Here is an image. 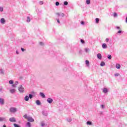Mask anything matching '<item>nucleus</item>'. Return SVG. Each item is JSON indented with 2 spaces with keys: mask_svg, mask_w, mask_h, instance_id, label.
Instances as JSON below:
<instances>
[{
  "mask_svg": "<svg viewBox=\"0 0 127 127\" xmlns=\"http://www.w3.org/2000/svg\"><path fill=\"white\" fill-rule=\"evenodd\" d=\"M21 50L22 51V52H24V51L25 50L24 48H21Z\"/></svg>",
  "mask_w": 127,
  "mask_h": 127,
  "instance_id": "603ef678",
  "label": "nucleus"
},
{
  "mask_svg": "<svg viewBox=\"0 0 127 127\" xmlns=\"http://www.w3.org/2000/svg\"><path fill=\"white\" fill-rule=\"evenodd\" d=\"M12 87H13V88H15V87H16V85L15 84H14L12 85Z\"/></svg>",
  "mask_w": 127,
  "mask_h": 127,
  "instance_id": "8fccbe9b",
  "label": "nucleus"
},
{
  "mask_svg": "<svg viewBox=\"0 0 127 127\" xmlns=\"http://www.w3.org/2000/svg\"><path fill=\"white\" fill-rule=\"evenodd\" d=\"M64 5H68V1H65L64 2Z\"/></svg>",
  "mask_w": 127,
  "mask_h": 127,
  "instance_id": "7c9ffc66",
  "label": "nucleus"
},
{
  "mask_svg": "<svg viewBox=\"0 0 127 127\" xmlns=\"http://www.w3.org/2000/svg\"><path fill=\"white\" fill-rule=\"evenodd\" d=\"M66 121L68 123H71V122H72V119H71V118H67V119H66Z\"/></svg>",
  "mask_w": 127,
  "mask_h": 127,
  "instance_id": "5701e85b",
  "label": "nucleus"
},
{
  "mask_svg": "<svg viewBox=\"0 0 127 127\" xmlns=\"http://www.w3.org/2000/svg\"><path fill=\"white\" fill-rule=\"evenodd\" d=\"M105 65V62H102L100 64V66H101L102 67H104Z\"/></svg>",
  "mask_w": 127,
  "mask_h": 127,
  "instance_id": "412c9836",
  "label": "nucleus"
},
{
  "mask_svg": "<svg viewBox=\"0 0 127 127\" xmlns=\"http://www.w3.org/2000/svg\"><path fill=\"white\" fill-rule=\"evenodd\" d=\"M107 58H108V59H109V60H111V59H112V55H108L107 56Z\"/></svg>",
  "mask_w": 127,
  "mask_h": 127,
  "instance_id": "bb28decb",
  "label": "nucleus"
},
{
  "mask_svg": "<svg viewBox=\"0 0 127 127\" xmlns=\"http://www.w3.org/2000/svg\"><path fill=\"white\" fill-rule=\"evenodd\" d=\"M24 99L25 100V101H26V102H28V101H29V97L26 95L25 96Z\"/></svg>",
  "mask_w": 127,
  "mask_h": 127,
  "instance_id": "1a4fd4ad",
  "label": "nucleus"
},
{
  "mask_svg": "<svg viewBox=\"0 0 127 127\" xmlns=\"http://www.w3.org/2000/svg\"><path fill=\"white\" fill-rule=\"evenodd\" d=\"M121 33H123V31H122V30H120L117 32V34H121Z\"/></svg>",
  "mask_w": 127,
  "mask_h": 127,
  "instance_id": "c756f323",
  "label": "nucleus"
},
{
  "mask_svg": "<svg viewBox=\"0 0 127 127\" xmlns=\"http://www.w3.org/2000/svg\"><path fill=\"white\" fill-rule=\"evenodd\" d=\"M103 92L104 94H107V93H108L109 90H108V88H103Z\"/></svg>",
  "mask_w": 127,
  "mask_h": 127,
  "instance_id": "0eeeda50",
  "label": "nucleus"
},
{
  "mask_svg": "<svg viewBox=\"0 0 127 127\" xmlns=\"http://www.w3.org/2000/svg\"><path fill=\"white\" fill-rule=\"evenodd\" d=\"M57 15H58L59 16H60V13H56Z\"/></svg>",
  "mask_w": 127,
  "mask_h": 127,
  "instance_id": "5fc2aeb1",
  "label": "nucleus"
},
{
  "mask_svg": "<svg viewBox=\"0 0 127 127\" xmlns=\"http://www.w3.org/2000/svg\"><path fill=\"white\" fill-rule=\"evenodd\" d=\"M47 101L48 103H49V104H52L53 102V99L52 98H49L47 99Z\"/></svg>",
  "mask_w": 127,
  "mask_h": 127,
  "instance_id": "20e7f679",
  "label": "nucleus"
},
{
  "mask_svg": "<svg viewBox=\"0 0 127 127\" xmlns=\"http://www.w3.org/2000/svg\"><path fill=\"white\" fill-rule=\"evenodd\" d=\"M9 84H10V85H12V84H13V80H9Z\"/></svg>",
  "mask_w": 127,
  "mask_h": 127,
  "instance_id": "c85d7f7f",
  "label": "nucleus"
},
{
  "mask_svg": "<svg viewBox=\"0 0 127 127\" xmlns=\"http://www.w3.org/2000/svg\"><path fill=\"white\" fill-rule=\"evenodd\" d=\"M30 20H31L30 17L29 16L27 17V22H30Z\"/></svg>",
  "mask_w": 127,
  "mask_h": 127,
  "instance_id": "6ab92c4d",
  "label": "nucleus"
},
{
  "mask_svg": "<svg viewBox=\"0 0 127 127\" xmlns=\"http://www.w3.org/2000/svg\"><path fill=\"white\" fill-rule=\"evenodd\" d=\"M59 4H60V3L58 1L56 2V5H57V6H58Z\"/></svg>",
  "mask_w": 127,
  "mask_h": 127,
  "instance_id": "e433bc0d",
  "label": "nucleus"
},
{
  "mask_svg": "<svg viewBox=\"0 0 127 127\" xmlns=\"http://www.w3.org/2000/svg\"><path fill=\"white\" fill-rule=\"evenodd\" d=\"M44 126H45V124L43 122L41 123V127H44Z\"/></svg>",
  "mask_w": 127,
  "mask_h": 127,
  "instance_id": "c9c22d12",
  "label": "nucleus"
},
{
  "mask_svg": "<svg viewBox=\"0 0 127 127\" xmlns=\"http://www.w3.org/2000/svg\"><path fill=\"white\" fill-rule=\"evenodd\" d=\"M40 95L42 98H45V94L43 92H40Z\"/></svg>",
  "mask_w": 127,
  "mask_h": 127,
  "instance_id": "2eb2a0df",
  "label": "nucleus"
},
{
  "mask_svg": "<svg viewBox=\"0 0 127 127\" xmlns=\"http://www.w3.org/2000/svg\"><path fill=\"white\" fill-rule=\"evenodd\" d=\"M27 120L28 122H30V123H33V122H34V119H33L32 117H29L27 118Z\"/></svg>",
  "mask_w": 127,
  "mask_h": 127,
  "instance_id": "7ed1b4c3",
  "label": "nucleus"
},
{
  "mask_svg": "<svg viewBox=\"0 0 127 127\" xmlns=\"http://www.w3.org/2000/svg\"><path fill=\"white\" fill-rule=\"evenodd\" d=\"M117 15H118V14L117 13L115 12V13H114V17H116V16H117Z\"/></svg>",
  "mask_w": 127,
  "mask_h": 127,
  "instance_id": "a19ab883",
  "label": "nucleus"
},
{
  "mask_svg": "<svg viewBox=\"0 0 127 127\" xmlns=\"http://www.w3.org/2000/svg\"><path fill=\"white\" fill-rule=\"evenodd\" d=\"M0 105H1V106L4 105V99H3V98H0Z\"/></svg>",
  "mask_w": 127,
  "mask_h": 127,
  "instance_id": "39448f33",
  "label": "nucleus"
},
{
  "mask_svg": "<svg viewBox=\"0 0 127 127\" xmlns=\"http://www.w3.org/2000/svg\"><path fill=\"white\" fill-rule=\"evenodd\" d=\"M101 108H102V109H105V105H101Z\"/></svg>",
  "mask_w": 127,
  "mask_h": 127,
  "instance_id": "c03bdc74",
  "label": "nucleus"
},
{
  "mask_svg": "<svg viewBox=\"0 0 127 127\" xmlns=\"http://www.w3.org/2000/svg\"><path fill=\"white\" fill-rule=\"evenodd\" d=\"M42 114L43 116H45V117H47L48 113H47V111H43L42 112Z\"/></svg>",
  "mask_w": 127,
  "mask_h": 127,
  "instance_id": "9d476101",
  "label": "nucleus"
},
{
  "mask_svg": "<svg viewBox=\"0 0 127 127\" xmlns=\"http://www.w3.org/2000/svg\"><path fill=\"white\" fill-rule=\"evenodd\" d=\"M81 24H82V25L85 24V22L82 21L81 22Z\"/></svg>",
  "mask_w": 127,
  "mask_h": 127,
  "instance_id": "3c124183",
  "label": "nucleus"
},
{
  "mask_svg": "<svg viewBox=\"0 0 127 127\" xmlns=\"http://www.w3.org/2000/svg\"><path fill=\"white\" fill-rule=\"evenodd\" d=\"M39 3H40V4H43V1H40V2H39Z\"/></svg>",
  "mask_w": 127,
  "mask_h": 127,
  "instance_id": "864d4df0",
  "label": "nucleus"
},
{
  "mask_svg": "<svg viewBox=\"0 0 127 127\" xmlns=\"http://www.w3.org/2000/svg\"><path fill=\"white\" fill-rule=\"evenodd\" d=\"M57 21L58 23L60 24V20L59 19H57Z\"/></svg>",
  "mask_w": 127,
  "mask_h": 127,
  "instance_id": "a18cd8bd",
  "label": "nucleus"
},
{
  "mask_svg": "<svg viewBox=\"0 0 127 127\" xmlns=\"http://www.w3.org/2000/svg\"><path fill=\"white\" fill-rule=\"evenodd\" d=\"M64 70L65 71H67V68H65L64 69Z\"/></svg>",
  "mask_w": 127,
  "mask_h": 127,
  "instance_id": "4d7b16f0",
  "label": "nucleus"
},
{
  "mask_svg": "<svg viewBox=\"0 0 127 127\" xmlns=\"http://www.w3.org/2000/svg\"><path fill=\"white\" fill-rule=\"evenodd\" d=\"M40 45L43 46V45H44V43H43V42H40Z\"/></svg>",
  "mask_w": 127,
  "mask_h": 127,
  "instance_id": "ea45409f",
  "label": "nucleus"
},
{
  "mask_svg": "<svg viewBox=\"0 0 127 127\" xmlns=\"http://www.w3.org/2000/svg\"><path fill=\"white\" fill-rule=\"evenodd\" d=\"M85 64H86L87 67H89V66H90V62H89V61L86 60L85 61Z\"/></svg>",
  "mask_w": 127,
  "mask_h": 127,
  "instance_id": "4468645a",
  "label": "nucleus"
},
{
  "mask_svg": "<svg viewBox=\"0 0 127 127\" xmlns=\"http://www.w3.org/2000/svg\"><path fill=\"white\" fill-rule=\"evenodd\" d=\"M116 67L117 69H121V65L120 64H116Z\"/></svg>",
  "mask_w": 127,
  "mask_h": 127,
  "instance_id": "a211bd4d",
  "label": "nucleus"
},
{
  "mask_svg": "<svg viewBox=\"0 0 127 127\" xmlns=\"http://www.w3.org/2000/svg\"><path fill=\"white\" fill-rule=\"evenodd\" d=\"M5 22V20L4 19V18H2L0 19V23H1L3 24V23H4Z\"/></svg>",
  "mask_w": 127,
  "mask_h": 127,
  "instance_id": "ddd939ff",
  "label": "nucleus"
},
{
  "mask_svg": "<svg viewBox=\"0 0 127 127\" xmlns=\"http://www.w3.org/2000/svg\"><path fill=\"white\" fill-rule=\"evenodd\" d=\"M6 121L5 118L0 117V122H5Z\"/></svg>",
  "mask_w": 127,
  "mask_h": 127,
  "instance_id": "dca6fc26",
  "label": "nucleus"
},
{
  "mask_svg": "<svg viewBox=\"0 0 127 127\" xmlns=\"http://www.w3.org/2000/svg\"><path fill=\"white\" fill-rule=\"evenodd\" d=\"M10 113H16L17 112V109L14 107H10L9 108Z\"/></svg>",
  "mask_w": 127,
  "mask_h": 127,
  "instance_id": "f03ea898",
  "label": "nucleus"
},
{
  "mask_svg": "<svg viewBox=\"0 0 127 127\" xmlns=\"http://www.w3.org/2000/svg\"><path fill=\"white\" fill-rule=\"evenodd\" d=\"M9 121L11 122V123H15L16 122V120H15V118L14 117L11 118L9 119Z\"/></svg>",
  "mask_w": 127,
  "mask_h": 127,
  "instance_id": "423d86ee",
  "label": "nucleus"
},
{
  "mask_svg": "<svg viewBox=\"0 0 127 127\" xmlns=\"http://www.w3.org/2000/svg\"><path fill=\"white\" fill-rule=\"evenodd\" d=\"M81 52H82V51H79V53H81Z\"/></svg>",
  "mask_w": 127,
  "mask_h": 127,
  "instance_id": "13d9d810",
  "label": "nucleus"
},
{
  "mask_svg": "<svg viewBox=\"0 0 127 127\" xmlns=\"http://www.w3.org/2000/svg\"><path fill=\"white\" fill-rule=\"evenodd\" d=\"M33 98V95L31 94H29V99H32Z\"/></svg>",
  "mask_w": 127,
  "mask_h": 127,
  "instance_id": "cd10ccee",
  "label": "nucleus"
},
{
  "mask_svg": "<svg viewBox=\"0 0 127 127\" xmlns=\"http://www.w3.org/2000/svg\"><path fill=\"white\" fill-rule=\"evenodd\" d=\"M86 124H87V125H88L89 126H91V125H92V122L87 121Z\"/></svg>",
  "mask_w": 127,
  "mask_h": 127,
  "instance_id": "b1692460",
  "label": "nucleus"
},
{
  "mask_svg": "<svg viewBox=\"0 0 127 127\" xmlns=\"http://www.w3.org/2000/svg\"><path fill=\"white\" fill-rule=\"evenodd\" d=\"M0 11H3V8L0 7Z\"/></svg>",
  "mask_w": 127,
  "mask_h": 127,
  "instance_id": "09e8293b",
  "label": "nucleus"
},
{
  "mask_svg": "<svg viewBox=\"0 0 127 127\" xmlns=\"http://www.w3.org/2000/svg\"><path fill=\"white\" fill-rule=\"evenodd\" d=\"M116 28L117 29H121V27H120V26H116Z\"/></svg>",
  "mask_w": 127,
  "mask_h": 127,
  "instance_id": "de8ad7c7",
  "label": "nucleus"
},
{
  "mask_svg": "<svg viewBox=\"0 0 127 127\" xmlns=\"http://www.w3.org/2000/svg\"><path fill=\"white\" fill-rule=\"evenodd\" d=\"M89 51H90V49L89 48H85V52L86 53H88L89 52Z\"/></svg>",
  "mask_w": 127,
  "mask_h": 127,
  "instance_id": "a878e982",
  "label": "nucleus"
},
{
  "mask_svg": "<svg viewBox=\"0 0 127 127\" xmlns=\"http://www.w3.org/2000/svg\"><path fill=\"white\" fill-rule=\"evenodd\" d=\"M97 57L98 59H99L100 60H101V59H102V54H101L100 53L98 54L97 55Z\"/></svg>",
  "mask_w": 127,
  "mask_h": 127,
  "instance_id": "6e6552de",
  "label": "nucleus"
},
{
  "mask_svg": "<svg viewBox=\"0 0 127 127\" xmlns=\"http://www.w3.org/2000/svg\"><path fill=\"white\" fill-rule=\"evenodd\" d=\"M26 126L28 127H31V124L30 123V122H27L26 124Z\"/></svg>",
  "mask_w": 127,
  "mask_h": 127,
  "instance_id": "f3484780",
  "label": "nucleus"
},
{
  "mask_svg": "<svg viewBox=\"0 0 127 127\" xmlns=\"http://www.w3.org/2000/svg\"><path fill=\"white\" fill-rule=\"evenodd\" d=\"M86 4H90L91 3V0H86Z\"/></svg>",
  "mask_w": 127,
  "mask_h": 127,
  "instance_id": "aec40b11",
  "label": "nucleus"
},
{
  "mask_svg": "<svg viewBox=\"0 0 127 127\" xmlns=\"http://www.w3.org/2000/svg\"><path fill=\"white\" fill-rule=\"evenodd\" d=\"M36 104H37L38 106H40V105H41V102H40L39 100H37L36 101Z\"/></svg>",
  "mask_w": 127,
  "mask_h": 127,
  "instance_id": "f8f14e48",
  "label": "nucleus"
},
{
  "mask_svg": "<svg viewBox=\"0 0 127 127\" xmlns=\"http://www.w3.org/2000/svg\"><path fill=\"white\" fill-rule=\"evenodd\" d=\"M115 77H118V76H120V73H115Z\"/></svg>",
  "mask_w": 127,
  "mask_h": 127,
  "instance_id": "4c0bfd02",
  "label": "nucleus"
},
{
  "mask_svg": "<svg viewBox=\"0 0 127 127\" xmlns=\"http://www.w3.org/2000/svg\"><path fill=\"white\" fill-rule=\"evenodd\" d=\"M109 40H110V39L106 38V40H105V41H106V42H109Z\"/></svg>",
  "mask_w": 127,
  "mask_h": 127,
  "instance_id": "79ce46f5",
  "label": "nucleus"
},
{
  "mask_svg": "<svg viewBox=\"0 0 127 127\" xmlns=\"http://www.w3.org/2000/svg\"><path fill=\"white\" fill-rule=\"evenodd\" d=\"M14 84L16 86L18 84V81H15Z\"/></svg>",
  "mask_w": 127,
  "mask_h": 127,
  "instance_id": "49530a36",
  "label": "nucleus"
},
{
  "mask_svg": "<svg viewBox=\"0 0 127 127\" xmlns=\"http://www.w3.org/2000/svg\"><path fill=\"white\" fill-rule=\"evenodd\" d=\"M10 93H15V89H11L10 90Z\"/></svg>",
  "mask_w": 127,
  "mask_h": 127,
  "instance_id": "4be33fe9",
  "label": "nucleus"
},
{
  "mask_svg": "<svg viewBox=\"0 0 127 127\" xmlns=\"http://www.w3.org/2000/svg\"><path fill=\"white\" fill-rule=\"evenodd\" d=\"M80 42H81V43H82L83 44H84V43H85V41H84V40H83V39H81V40H80Z\"/></svg>",
  "mask_w": 127,
  "mask_h": 127,
  "instance_id": "f704fd0d",
  "label": "nucleus"
},
{
  "mask_svg": "<svg viewBox=\"0 0 127 127\" xmlns=\"http://www.w3.org/2000/svg\"><path fill=\"white\" fill-rule=\"evenodd\" d=\"M0 74H4V72L3 71V70L2 69L0 70Z\"/></svg>",
  "mask_w": 127,
  "mask_h": 127,
  "instance_id": "473e14b6",
  "label": "nucleus"
},
{
  "mask_svg": "<svg viewBox=\"0 0 127 127\" xmlns=\"http://www.w3.org/2000/svg\"><path fill=\"white\" fill-rule=\"evenodd\" d=\"M14 127H20V126L18 125V124H14Z\"/></svg>",
  "mask_w": 127,
  "mask_h": 127,
  "instance_id": "2f4dec72",
  "label": "nucleus"
},
{
  "mask_svg": "<svg viewBox=\"0 0 127 127\" xmlns=\"http://www.w3.org/2000/svg\"><path fill=\"white\" fill-rule=\"evenodd\" d=\"M95 21L96 23H99V22L100 21V19H99V18H96L95 19Z\"/></svg>",
  "mask_w": 127,
  "mask_h": 127,
  "instance_id": "393cba45",
  "label": "nucleus"
},
{
  "mask_svg": "<svg viewBox=\"0 0 127 127\" xmlns=\"http://www.w3.org/2000/svg\"><path fill=\"white\" fill-rule=\"evenodd\" d=\"M61 15L62 17H64V16H65V14L63 13H61Z\"/></svg>",
  "mask_w": 127,
  "mask_h": 127,
  "instance_id": "37998d69",
  "label": "nucleus"
},
{
  "mask_svg": "<svg viewBox=\"0 0 127 127\" xmlns=\"http://www.w3.org/2000/svg\"><path fill=\"white\" fill-rule=\"evenodd\" d=\"M23 117H24L25 119H26V120H27V118H28L29 117L27 116V115L26 114V115H24Z\"/></svg>",
  "mask_w": 127,
  "mask_h": 127,
  "instance_id": "72a5a7b5",
  "label": "nucleus"
},
{
  "mask_svg": "<svg viewBox=\"0 0 127 127\" xmlns=\"http://www.w3.org/2000/svg\"><path fill=\"white\" fill-rule=\"evenodd\" d=\"M16 54H19V53L18 52V51H16Z\"/></svg>",
  "mask_w": 127,
  "mask_h": 127,
  "instance_id": "6e6d98bb",
  "label": "nucleus"
},
{
  "mask_svg": "<svg viewBox=\"0 0 127 127\" xmlns=\"http://www.w3.org/2000/svg\"><path fill=\"white\" fill-rule=\"evenodd\" d=\"M2 90H3L2 86L0 87V92H2Z\"/></svg>",
  "mask_w": 127,
  "mask_h": 127,
  "instance_id": "58836bf2",
  "label": "nucleus"
},
{
  "mask_svg": "<svg viewBox=\"0 0 127 127\" xmlns=\"http://www.w3.org/2000/svg\"><path fill=\"white\" fill-rule=\"evenodd\" d=\"M19 93H23L24 92V87L21 85H19L18 88Z\"/></svg>",
  "mask_w": 127,
  "mask_h": 127,
  "instance_id": "f257e3e1",
  "label": "nucleus"
},
{
  "mask_svg": "<svg viewBox=\"0 0 127 127\" xmlns=\"http://www.w3.org/2000/svg\"><path fill=\"white\" fill-rule=\"evenodd\" d=\"M102 48H103V49H106V48H107V44L106 43H103L102 45Z\"/></svg>",
  "mask_w": 127,
  "mask_h": 127,
  "instance_id": "9b49d317",
  "label": "nucleus"
}]
</instances>
